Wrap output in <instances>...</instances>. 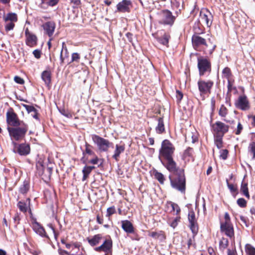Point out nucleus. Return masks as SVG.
<instances>
[{
    "instance_id": "obj_37",
    "label": "nucleus",
    "mask_w": 255,
    "mask_h": 255,
    "mask_svg": "<svg viewBox=\"0 0 255 255\" xmlns=\"http://www.w3.org/2000/svg\"><path fill=\"white\" fill-rule=\"evenodd\" d=\"M155 178L161 183L163 184L165 178L163 174L160 172L156 171L154 173Z\"/></svg>"
},
{
    "instance_id": "obj_11",
    "label": "nucleus",
    "mask_w": 255,
    "mask_h": 255,
    "mask_svg": "<svg viewBox=\"0 0 255 255\" xmlns=\"http://www.w3.org/2000/svg\"><path fill=\"white\" fill-rule=\"evenodd\" d=\"M113 241L110 236L106 238L103 243L99 247L95 249L96 252L103 251L106 253H111L112 252Z\"/></svg>"
},
{
    "instance_id": "obj_8",
    "label": "nucleus",
    "mask_w": 255,
    "mask_h": 255,
    "mask_svg": "<svg viewBox=\"0 0 255 255\" xmlns=\"http://www.w3.org/2000/svg\"><path fill=\"white\" fill-rule=\"evenodd\" d=\"M192 42L194 48L201 46H205L206 47H210L211 48L210 51L211 53L213 52L216 47V45L213 43H211L210 45L207 44L206 39L198 35H193L192 36Z\"/></svg>"
},
{
    "instance_id": "obj_12",
    "label": "nucleus",
    "mask_w": 255,
    "mask_h": 255,
    "mask_svg": "<svg viewBox=\"0 0 255 255\" xmlns=\"http://www.w3.org/2000/svg\"><path fill=\"white\" fill-rule=\"evenodd\" d=\"M212 128L214 134H222L224 135L229 130V126L221 122H216L212 125Z\"/></svg>"
},
{
    "instance_id": "obj_4",
    "label": "nucleus",
    "mask_w": 255,
    "mask_h": 255,
    "mask_svg": "<svg viewBox=\"0 0 255 255\" xmlns=\"http://www.w3.org/2000/svg\"><path fill=\"white\" fill-rule=\"evenodd\" d=\"M92 139L94 143L97 145L98 149L100 152L108 151L109 148L113 145V143L109 140L96 134L92 135Z\"/></svg>"
},
{
    "instance_id": "obj_51",
    "label": "nucleus",
    "mask_w": 255,
    "mask_h": 255,
    "mask_svg": "<svg viewBox=\"0 0 255 255\" xmlns=\"http://www.w3.org/2000/svg\"><path fill=\"white\" fill-rule=\"evenodd\" d=\"M243 129V125L241 124L240 122H238L237 125V130L235 131V134L237 135H239L241 133Z\"/></svg>"
},
{
    "instance_id": "obj_33",
    "label": "nucleus",
    "mask_w": 255,
    "mask_h": 255,
    "mask_svg": "<svg viewBox=\"0 0 255 255\" xmlns=\"http://www.w3.org/2000/svg\"><path fill=\"white\" fill-rule=\"evenodd\" d=\"M5 22L12 21L16 22L17 20V15L14 13H9L3 18Z\"/></svg>"
},
{
    "instance_id": "obj_30",
    "label": "nucleus",
    "mask_w": 255,
    "mask_h": 255,
    "mask_svg": "<svg viewBox=\"0 0 255 255\" xmlns=\"http://www.w3.org/2000/svg\"><path fill=\"white\" fill-rule=\"evenodd\" d=\"M156 131L159 134L163 133L164 130V125L163 123V120L162 118H159L158 119V125L156 127Z\"/></svg>"
},
{
    "instance_id": "obj_42",
    "label": "nucleus",
    "mask_w": 255,
    "mask_h": 255,
    "mask_svg": "<svg viewBox=\"0 0 255 255\" xmlns=\"http://www.w3.org/2000/svg\"><path fill=\"white\" fill-rule=\"evenodd\" d=\"M180 217H176L175 219L169 221L170 226L173 228H175L178 225V223L180 221Z\"/></svg>"
},
{
    "instance_id": "obj_38",
    "label": "nucleus",
    "mask_w": 255,
    "mask_h": 255,
    "mask_svg": "<svg viewBox=\"0 0 255 255\" xmlns=\"http://www.w3.org/2000/svg\"><path fill=\"white\" fill-rule=\"evenodd\" d=\"M85 151L83 152V155H85V153H87L89 155H95L94 152L92 150V146L90 144L86 142L85 144Z\"/></svg>"
},
{
    "instance_id": "obj_47",
    "label": "nucleus",
    "mask_w": 255,
    "mask_h": 255,
    "mask_svg": "<svg viewBox=\"0 0 255 255\" xmlns=\"http://www.w3.org/2000/svg\"><path fill=\"white\" fill-rule=\"evenodd\" d=\"M22 106L26 110L28 113L32 112L33 113L36 111V109L33 106L25 104H22Z\"/></svg>"
},
{
    "instance_id": "obj_64",
    "label": "nucleus",
    "mask_w": 255,
    "mask_h": 255,
    "mask_svg": "<svg viewBox=\"0 0 255 255\" xmlns=\"http://www.w3.org/2000/svg\"><path fill=\"white\" fill-rule=\"evenodd\" d=\"M250 213L255 216V207H253L251 208Z\"/></svg>"
},
{
    "instance_id": "obj_29",
    "label": "nucleus",
    "mask_w": 255,
    "mask_h": 255,
    "mask_svg": "<svg viewBox=\"0 0 255 255\" xmlns=\"http://www.w3.org/2000/svg\"><path fill=\"white\" fill-rule=\"evenodd\" d=\"M194 150L191 147H188L184 151L182 155V159L183 160H189V158H192Z\"/></svg>"
},
{
    "instance_id": "obj_61",
    "label": "nucleus",
    "mask_w": 255,
    "mask_h": 255,
    "mask_svg": "<svg viewBox=\"0 0 255 255\" xmlns=\"http://www.w3.org/2000/svg\"><path fill=\"white\" fill-rule=\"evenodd\" d=\"M228 255H237V253L235 250H228Z\"/></svg>"
},
{
    "instance_id": "obj_23",
    "label": "nucleus",
    "mask_w": 255,
    "mask_h": 255,
    "mask_svg": "<svg viewBox=\"0 0 255 255\" xmlns=\"http://www.w3.org/2000/svg\"><path fill=\"white\" fill-rule=\"evenodd\" d=\"M103 238L101 234H97L94 236L92 238H87L89 244L92 247L98 245Z\"/></svg>"
},
{
    "instance_id": "obj_40",
    "label": "nucleus",
    "mask_w": 255,
    "mask_h": 255,
    "mask_svg": "<svg viewBox=\"0 0 255 255\" xmlns=\"http://www.w3.org/2000/svg\"><path fill=\"white\" fill-rule=\"evenodd\" d=\"M17 206L19 210L23 212H26L27 210V206L24 202L19 201L17 204Z\"/></svg>"
},
{
    "instance_id": "obj_34",
    "label": "nucleus",
    "mask_w": 255,
    "mask_h": 255,
    "mask_svg": "<svg viewBox=\"0 0 255 255\" xmlns=\"http://www.w3.org/2000/svg\"><path fill=\"white\" fill-rule=\"evenodd\" d=\"M29 189V184L26 181H24L23 184L19 188V192L24 194L26 193Z\"/></svg>"
},
{
    "instance_id": "obj_21",
    "label": "nucleus",
    "mask_w": 255,
    "mask_h": 255,
    "mask_svg": "<svg viewBox=\"0 0 255 255\" xmlns=\"http://www.w3.org/2000/svg\"><path fill=\"white\" fill-rule=\"evenodd\" d=\"M148 236L155 240H159L160 242L163 241L166 238L165 233L162 231L150 232L148 233Z\"/></svg>"
},
{
    "instance_id": "obj_55",
    "label": "nucleus",
    "mask_w": 255,
    "mask_h": 255,
    "mask_svg": "<svg viewBox=\"0 0 255 255\" xmlns=\"http://www.w3.org/2000/svg\"><path fill=\"white\" fill-rule=\"evenodd\" d=\"M63 50H65V51L66 52H67V51H68L67 48L66 46L65 43L64 42L62 43V49L61 51L60 56V60H61L62 63H63L64 61V58L63 57V56H62V52H63Z\"/></svg>"
},
{
    "instance_id": "obj_48",
    "label": "nucleus",
    "mask_w": 255,
    "mask_h": 255,
    "mask_svg": "<svg viewBox=\"0 0 255 255\" xmlns=\"http://www.w3.org/2000/svg\"><path fill=\"white\" fill-rule=\"evenodd\" d=\"M226 182L228 188L230 189L231 192H235L237 191V187L232 184H230L228 182V180H226Z\"/></svg>"
},
{
    "instance_id": "obj_46",
    "label": "nucleus",
    "mask_w": 255,
    "mask_h": 255,
    "mask_svg": "<svg viewBox=\"0 0 255 255\" xmlns=\"http://www.w3.org/2000/svg\"><path fill=\"white\" fill-rule=\"evenodd\" d=\"M228 93H231L233 90H234L235 92H237V90L236 87L233 86V84L231 82V80L228 81Z\"/></svg>"
},
{
    "instance_id": "obj_9",
    "label": "nucleus",
    "mask_w": 255,
    "mask_h": 255,
    "mask_svg": "<svg viewBox=\"0 0 255 255\" xmlns=\"http://www.w3.org/2000/svg\"><path fill=\"white\" fill-rule=\"evenodd\" d=\"M13 146V150L20 155H27L30 153V148L28 144L23 143L18 144L14 141H12Z\"/></svg>"
},
{
    "instance_id": "obj_58",
    "label": "nucleus",
    "mask_w": 255,
    "mask_h": 255,
    "mask_svg": "<svg viewBox=\"0 0 255 255\" xmlns=\"http://www.w3.org/2000/svg\"><path fill=\"white\" fill-rule=\"evenodd\" d=\"M33 54L34 57L37 59L39 58L41 56V51L38 49H35L33 51Z\"/></svg>"
},
{
    "instance_id": "obj_53",
    "label": "nucleus",
    "mask_w": 255,
    "mask_h": 255,
    "mask_svg": "<svg viewBox=\"0 0 255 255\" xmlns=\"http://www.w3.org/2000/svg\"><path fill=\"white\" fill-rule=\"evenodd\" d=\"M228 245V241L225 239H223L220 242V246L223 248H226Z\"/></svg>"
},
{
    "instance_id": "obj_6",
    "label": "nucleus",
    "mask_w": 255,
    "mask_h": 255,
    "mask_svg": "<svg viewBox=\"0 0 255 255\" xmlns=\"http://www.w3.org/2000/svg\"><path fill=\"white\" fill-rule=\"evenodd\" d=\"M159 22L164 25H172L174 22L175 17L172 15L171 11L168 10H163L159 13Z\"/></svg>"
},
{
    "instance_id": "obj_5",
    "label": "nucleus",
    "mask_w": 255,
    "mask_h": 255,
    "mask_svg": "<svg viewBox=\"0 0 255 255\" xmlns=\"http://www.w3.org/2000/svg\"><path fill=\"white\" fill-rule=\"evenodd\" d=\"M197 66L200 76H203L206 74H209L211 73V63L208 59L203 57H199L197 59Z\"/></svg>"
},
{
    "instance_id": "obj_1",
    "label": "nucleus",
    "mask_w": 255,
    "mask_h": 255,
    "mask_svg": "<svg viewBox=\"0 0 255 255\" xmlns=\"http://www.w3.org/2000/svg\"><path fill=\"white\" fill-rule=\"evenodd\" d=\"M175 148L174 146L167 139L164 140L159 150L160 156L163 158L164 160H161L163 165L167 170H172L177 166L176 162L173 159V155Z\"/></svg>"
},
{
    "instance_id": "obj_16",
    "label": "nucleus",
    "mask_w": 255,
    "mask_h": 255,
    "mask_svg": "<svg viewBox=\"0 0 255 255\" xmlns=\"http://www.w3.org/2000/svg\"><path fill=\"white\" fill-rule=\"evenodd\" d=\"M189 227L193 233H196L198 230V224L193 211H190L188 214Z\"/></svg>"
},
{
    "instance_id": "obj_49",
    "label": "nucleus",
    "mask_w": 255,
    "mask_h": 255,
    "mask_svg": "<svg viewBox=\"0 0 255 255\" xmlns=\"http://www.w3.org/2000/svg\"><path fill=\"white\" fill-rule=\"evenodd\" d=\"M171 206L172 207V210L176 211V215H178L180 212V209L179 206L174 203H171Z\"/></svg>"
},
{
    "instance_id": "obj_27",
    "label": "nucleus",
    "mask_w": 255,
    "mask_h": 255,
    "mask_svg": "<svg viewBox=\"0 0 255 255\" xmlns=\"http://www.w3.org/2000/svg\"><path fill=\"white\" fill-rule=\"evenodd\" d=\"M241 192L246 198H247L248 199H250V196L248 187V183L245 181L244 179L243 180L241 184Z\"/></svg>"
},
{
    "instance_id": "obj_45",
    "label": "nucleus",
    "mask_w": 255,
    "mask_h": 255,
    "mask_svg": "<svg viewBox=\"0 0 255 255\" xmlns=\"http://www.w3.org/2000/svg\"><path fill=\"white\" fill-rule=\"evenodd\" d=\"M71 61L70 63L76 62L77 63H78L79 62L80 59V56L79 53H73L72 54V57H71Z\"/></svg>"
},
{
    "instance_id": "obj_62",
    "label": "nucleus",
    "mask_w": 255,
    "mask_h": 255,
    "mask_svg": "<svg viewBox=\"0 0 255 255\" xmlns=\"http://www.w3.org/2000/svg\"><path fill=\"white\" fill-rule=\"evenodd\" d=\"M97 222L100 224H102L103 223V219H101L100 217V216L98 215L96 217Z\"/></svg>"
},
{
    "instance_id": "obj_32",
    "label": "nucleus",
    "mask_w": 255,
    "mask_h": 255,
    "mask_svg": "<svg viewBox=\"0 0 255 255\" xmlns=\"http://www.w3.org/2000/svg\"><path fill=\"white\" fill-rule=\"evenodd\" d=\"M223 135L222 134H214V142L218 148L220 149L222 147Z\"/></svg>"
},
{
    "instance_id": "obj_7",
    "label": "nucleus",
    "mask_w": 255,
    "mask_h": 255,
    "mask_svg": "<svg viewBox=\"0 0 255 255\" xmlns=\"http://www.w3.org/2000/svg\"><path fill=\"white\" fill-rule=\"evenodd\" d=\"M197 84L200 96L204 97L205 95L211 93V90L213 86L214 82L211 80L205 81L199 80Z\"/></svg>"
},
{
    "instance_id": "obj_22",
    "label": "nucleus",
    "mask_w": 255,
    "mask_h": 255,
    "mask_svg": "<svg viewBox=\"0 0 255 255\" xmlns=\"http://www.w3.org/2000/svg\"><path fill=\"white\" fill-rule=\"evenodd\" d=\"M32 228L34 232L42 237H46V234L44 229L37 222L32 224Z\"/></svg>"
},
{
    "instance_id": "obj_15",
    "label": "nucleus",
    "mask_w": 255,
    "mask_h": 255,
    "mask_svg": "<svg viewBox=\"0 0 255 255\" xmlns=\"http://www.w3.org/2000/svg\"><path fill=\"white\" fill-rule=\"evenodd\" d=\"M131 2L129 0H123L117 5L118 11L121 12H129L130 7L131 6Z\"/></svg>"
},
{
    "instance_id": "obj_39",
    "label": "nucleus",
    "mask_w": 255,
    "mask_h": 255,
    "mask_svg": "<svg viewBox=\"0 0 255 255\" xmlns=\"http://www.w3.org/2000/svg\"><path fill=\"white\" fill-rule=\"evenodd\" d=\"M228 114V110L224 105H222L219 111V115L222 117H225Z\"/></svg>"
},
{
    "instance_id": "obj_14",
    "label": "nucleus",
    "mask_w": 255,
    "mask_h": 255,
    "mask_svg": "<svg viewBox=\"0 0 255 255\" xmlns=\"http://www.w3.org/2000/svg\"><path fill=\"white\" fill-rule=\"evenodd\" d=\"M237 108L243 111L248 110L250 108L249 103L246 96H241L235 103Z\"/></svg>"
},
{
    "instance_id": "obj_60",
    "label": "nucleus",
    "mask_w": 255,
    "mask_h": 255,
    "mask_svg": "<svg viewBox=\"0 0 255 255\" xmlns=\"http://www.w3.org/2000/svg\"><path fill=\"white\" fill-rule=\"evenodd\" d=\"M99 161V158L97 156H95V157L91 160H90L89 161V163L93 164H96L98 163V162Z\"/></svg>"
},
{
    "instance_id": "obj_44",
    "label": "nucleus",
    "mask_w": 255,
    "mask_h": 255,
    "mask_svg": "<svg viewBox=\"0 0 255 255\" xmlns=\"http://www.w3.org/2000/svg\"><path fill=\"white\" fill-rule=\"evenodd\" d=\"M5 22V29L6 31H8L13 29L15 26L14 22L12 21H7Z\"/></svg>"
},
{
    "instance_id": "obj_28",
    "label": "nucleus",
    "mask_w": 255,
    "mask_h": 255,
    "mask_svg": "<svg viewBox=\"0 0 255 255\" xmlns=\"http://www.w3.org/2000/svg\"><path fill=\"white\" fill-rule=\"evenodd\" d=\"M95 168V166H85L82 172L83 174V176L82 178V181H84L86 180L89 176V175L93 169Z\"/></svg>"
},
{
    "instance_id": "obj_2",
    "label": "nucleus",
    "mask_w": 255,
    "mask_h": 255,
    "mask_svg": "<svg viewBox=\"0 0 255 255\" xmlns=\"http://www.w3.org/2000/svg\"><path fill=\"white\" fill-rule=\"evenodd\" d=\"M168 171L171 173V174L169 176L171 187L184 193L186 190V178L184 169L176 166L172 170Z\"/></svg>"
},
{
    "instance_id": "obj_36",
    "label": "nucleus",
    "mask_w": 255,
    "mask_h": 255,
    "mask_svg": "<svg viewBox=\"0 0 255 255\" xmlns=\"http://www.w3.org/2000/svg\"><path fill=\"white\" fill-rule=\"evenodd\" d=\"M223 77L226 78L228 81L231 80L232 76V72L229 67H225L222 71Z\"/></svg>"
},
{
    "instance_id": "obj_3",
    "label": "nucleus",
    "mask_w": 255,
    "mask_h": 255,
    "mask_svg": "<svg viewBox=\"0 0 255 255\" xmlns=\"http://www.w3.org/2000/svg\"><path fill=\"white\" fill-rule=\"evenodd\" d=\"M7 129L11 140L20 141L24 138L28 129V126L25 123H21L18 126L8 127Z\"/></svg>"
},
{
    "instance_id": "obj_20",
    "label": "nucleus",
    "mask_w": 255,
    "mask_h": 255,
    "mask_svg": "<svg viewBox=\"0 0 255 255\" xmlns=\"http://www.w3.org/2000/svg\"><path fill=\"white\" fill-rule=\"evenodd\" d=\"M122 228L128 234H132L134 232V229L132 223L128 220L122 221Z\"/></svg>"
},
{
    "instance_id": "obj_54",
    "label": "nucleus",
    "mask_w": 255,
    "mask_h": 255,
    "mask_svg": "<svg viewBox=\"0 0 255 255\" xmlns=\"http://www.w3.org/2000/svg\"><path fill=\"white\" fill-rule=\"evenodd\" d=\"M176 97L177 102H180L183 98V94L179 90H176Z\"/></svg>"
},
{
    "instance_id": "obj_56",
    "label": "nucleus",
    "mask_w": 255,
    "mask_h": 255,
    "mask_svg": "<svg viewBox=\"0 0 255 255\" xmlns=\"http://www.w3.org/2000/svg\"><path fill=\"white\" fill-rule=\"evenodd\" d=\"M14 80L16 83L19 84H23L24 83V80L18 76L14 77Z\"/></svg>"
},
{
    "instance_id": "obj_35",
    "label": "nucleus",
    "mask_w": 255,
    "mask_h": 255,
    "mask_svg": "<svg viewBox=\"0 0 255 255\" xmlns=\"http://www.w3.org/2000/svg\"><path fill=\"white\" fill-rule=\"evenodd\" d=\"M245 251L248 255H255V248L250 244L245 246Z\"/></svg>"
},
{
    "instance_id": "obj_13",
    "label": "nucleus",
    "mask_w": 255,
    "mask_h": 255,
    "mask_svg": "<svg viewBox=\"0 0 255 255\" xmlns=\"http://www.w3.org/2000/svg\"><path fill=\"white\" fill-rule=\"evenodd\" d=\"M201 21L208 27H210L213 22V16L211 12L208 9H203L200 13Z\"/></svg>"
},
{
    "instance_id": "obj_10",
    "label": "nucleus",
    "mask_w": 255,
    "mask_h": 255,
    "mask_svg": "<svg viewBox=\"0 0 255 255\" xmlns=\"http://www.w3.org/2000/svg\"><path fill=\"white\" fill-rule=\"evenodd\" d=\"M6 117L7 124L13 127L20 125L21 123H24L22 121L19 120L17 115L12 111L7 112Z\"/></svg>"
},
{
    "instance_id": "obj_25",
    "label": "nucleus",
    "mask_w": 255,
    "mask_h": 255,
    "mask_svg": "<svg viewBox=\"0 0 255 255\" xmlns=\"http://www.w3.org/2000/svg\"><path fill=\"white\" fill-rule=\"evenodd\" d=\"M41 78L47 86H49L51 83V75L49 71H44L41 74Z\"/></svg>"
},
{
    "instance_id": "obj_41",
    "label": "nucleus",
    "mask_w": 255,
    "mask_h": 255,
    "mask_svg": "<svg viewBox=\"0 0 255 255\" xmlns=\"http://www.w3.org/2000/svg\"><path fill=\"white\" fill-rule=\"evenodd\" d=\"M116 208L114 206L108 208L107 210L106 217H110L112 215L116 213Z\"/></svg>"
},
{
    "instance_id": "obj_17",
    "label": "nucleus",
    "mask_w": 255,
    "mask_h": 255,
    "mask_svg": "<svg viewBox=\"0 0 255 255\" xmlns=\"http://www.w3.org/2000/svg\"><path fill=\"white\" fill-rule=\"evenodd\" d=\"M55 23L54 21H48L42 25V27L49 37H51L55 31Z\"/></svg>"
},
{
    "instance_id": "obj_43",
    "label": "nucleus",
    "mask_w": 255,
    "mask_h": 255,
    "mask_svg": "<svg viewBox=\"0 0 255 255\" xmlns=\"http://www.w3.org/2000/svg\"><path fill=\"white\" fill-rule=\"evenodd\" d=\"M237 203L240 207L245 208L247 206V202L245 199L240 198L237 200Z\"/></svg>"
},
{
    "instance_id": "obj_24",
    "label": "nucleus",
    "mask_w": 255,
    "mask_h": 255,
    "mask_svg": "<svg viewBox=\"0 0 255 255\" xmlns=\"http://www.w3.org/2000/svg\"><path fill=\"white\" fill-rule=\"evenodd\" d=\"M170 38V36L168 33H164L162 36L157 37L156 39L159 43L166 46V47H168L169 40Z\"/></svg>"
},
{
    "instance_id": "obj_18",
    "label": "nucleus",
    "mask_w": 255,
    "mask_h": 255,
    "mask_svg": "<svg viewBox=\"0 0 255 255\" xmlns=\"http://www.w3.org/2000/svg\"><path fill=\"white\" fill-rule=\"evenodd\" d=\"M221 231L227 236L232 238L234 235V229L231 224H221Z\"/></svg>"
},
{
    "instance_id": "obj_31",
    "label": "nucleus",
    "mask_w": 255,
    "mask_h": 255,
    "mask_svg": "<svg viewBox=\"0 0 255 255\" xmlns=\"http://www.w3.org/2000/svg\"><path fill=\"white\" fill-rule=\"evenodd\" d=\"M248 151L249 154L252 156V160L255 159V141H251L248 145Z\"/></svg>"
},
{
    "instance_id": "obj_57",
    "label": "nucleus",
    "mask_w": 255,
    "mask_h": 255,
    "mask_svg": "<svg viewBox=\"0 0 255 255\" xmlns=\"http://www.w3.org/2000/svg\"><path fill=\"white\" fill-rule=\"evenodd\" d=\"M59 0H49L47 2V4L50 6H53L57 4Z\"/></svg>"
},
{
    "instance_id": "obj_50",
    "label": "nucleus",
    "mask_w": 255,
    "mask_h": 255,
    "mask_svg": "<svg viewBox=\"0 0 255 255\" xmlns=\"http://www.w3.org/2000/svg\"><path fill=\"white\" fill-rule=\"evenodd\" d=\"M228 154V151L227 149H223L221 151L220 157L224 160L227 159Z\"/></svg>"
},
{
    "instance_id": "obj_26",
    "label": "nucleus",
    "mask_w": 255,
    "mask_h": 255,
    "mask_svg": "<svg viewBox=\"0 0 255 255\" xmlns=\"http://www.w3.org/2000/svg\"><path fill=\"white\" fill-rule=\"evenodd\" d=\"M26 37V43L28 46L32 47L36 45L37 38L35 35L31 34Z\"/></svg>"
},
{
    "instance_id": "obj_19",
    "label": "nucleus",
    "mask_w": 255,
    "mask_h": 255,
    "mask_svg": "<svg viewBox=\"0 0 255 255\" xmlns=\"http://www.w3.org/2000/svg\"><path fill=\"white\" fill-rule=\"evenodd\" d=\"M125 150V145L124 144H116L115 150H114V154L112 158L116 161H118L120 154L124 152Z\"/></svg>"
},
{
    "instance_id": "obj_63",
    "label": "nucleus",
    "mask_w": 255,
    "mask_h": 255,
    "mask_svg": "<svg viewBox=\"0 0 255 255\" xmlns=\"http://www.w3.org/2000/svg\"><path fill=\"white\" fill-rule=\"evenodd\" d=\"M208 252L210 255H215V253L214 252L213 249L212 248H209L208 250Z\"/></svg>"
},
{
    "instance_id": "obj_59",
    "label": "nucleus",
    "mask_w": 255,
    "mask_h": 255,
    "mask_svg": "<svg viewBox=\"0 0 255 255\" xmlns=\"http://www.w3.org/2000/svg\"><path fill=\"white\" fill-rule=\"evenodd\" d=\"M224 218L225 219V222L223 224H231L230 217L228 213H225Z\"/></svg>"
},
{
    "instance_id": "obj_52",
    "label": "nucleus",
    "mask_w": 255,
    "mask_h": 255,
    "mask_svg": "<svg viewBox=\"0 0 255 255\" xmlns=\"http://www.w3.org/2000/svg\"><path fill=\"white\" fill-rule=\"evenodd\" d=\"M60 113L64 116L65 117L68 118H72V114L69 112L68 111H66L65 110H62L60 111Z\"/></svg>"
}]
</instances>
